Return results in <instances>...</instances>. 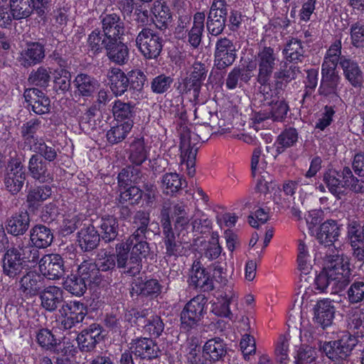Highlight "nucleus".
Masks as SVG:
<instances>
[{"instance_id": "nucleus-19", "label": "nucleus", "mask_w": 364, "mask_h": 364, "mask_svg": "<svg viewBox=\"0 0 364 364\" xmlns=\"http://www.w3.org/2000/svg\"><path fill=\"white\" fill-rule=\"evenodd\" d=\"M64 259L59 254L43 255L39 261V270L48 279H59L65 274Z\"/></svg>"}, {"instance_id": "nucleus-39", "label": "nucleus", "mask_w": 364, "mask_h": 364, "mask_svg": "<svg viewBox=\"0 0 364 364\" xmlns=\"http://www.w3.org/2000/svg\"><path fill=\"white\" fill-rule=\"evenodd\" d=\"M74 85L79 95L85 97H91L100 85L97 79L85 73L78 74L75 77Z\"/></svg>"}, {"instance_id": "nucleus-2", "label": "nucleus", "mask_w": 364, "mask_h": 364, "mask_svg": "<svg viewBox=\"0 0 364 364\" xmlns=\"http://www.w3.org/2000/svg\"><path fill=\"white\" fill-rule=\"evenodd\" d=\"M101 30L94 29L89 35L87 46L95 44L100 39V43L112 40L124 39L128 35H133L129 28H126L121 16L116 13H103L100 16Z\"/></svg>"}, {"instance_id": "nucleus-51", "label": "nucleus", "mask_w": 364, "mask_h": 364, "mask_svg": "<svg viewBox=\"0 0 364 364\" xmlns=\"http://www.w3.org/2000/svg\"><path fill=\"white\" fill-rule=\"evenodd\" d=\"M63 285L68 291L77 296L83 295L89 287L88 284L82 277L79 276L77 272L76 274H71L70 277H68Z\"/></svg>"}, {"instance_id": "nucleus-7", "label": "nucleus", "mask_w": 364, "mask_h": 364, "mask_svg": "<svg viewBox=\"0 0 364 364\" xmlns=\"http://www.w3.org/2000/svg\"><path fill=\"white\" fill-rule=\"evenodd\" d=\"M164 40L156 31L143 28L135 38V46L146 59H156L161 54Z\"/></svg>"}, {"instance_id": "nucleus-64", "label": "nucleus", "mask_w": 364, "mask_h": 364, "mask_svg": "<svg viewBox=\"0 0 364 364\" xmlns=\"http://www.w3.org/2000/svg\"><path fill=\"white\" fill-rule=\"evenodd\" d=\"M347 300L350 304H360L364 301V282L354 281L346 291Z\"/></svg>"}, {"instance_id": "nucleus-59", "label": "nucleus", "mask_w": 364, "mask_h": 364, "mask_svg": "<svg viewBox=\"0 0 364 364\" xmlns=\"http://www.w3.org/2000/svg\"><path fill=\"white\" fill-rule=\"evenodd\" d=\"M173 78L170 75L160 74L154 77L151 81V90L156 95L167 92L171 87Z\"/></svg>"}, {"instance_id": "nucleus-28", "label": "nucleus", "mask_w": 364, "mask_h": 364, "mask_svg": "<svg viewBox=\"0 0 364 364\" xmlns=\"http://www.w3.org/2000/svg\"><path fill=\"white\" fill-rule=\"evenodd\" d=\"M341 226L336 220H327L321 223L316 232L318 242L325 247H331L338 240L341 235Z\"/></svg>"}, {"instance_id": "nucleus-27", "label": "nucleus", "mask_w": 364, "mask_h": 364, "mask_svg": "<svg viewBox=\"0 0 364 364\" xmlns=\"http://www.w3.org/2000/svg\"><path fill=\"white\" fill-rule=\"evenodd\" d=\"M188 282L191 287L199 291L208 292L214 288L210 274L199 263L193 264Z\"/></svg>"}, {"instance_id": "nucleus-6", "label": "nucleus", "mask_w": 364, "mask_h": 364, "mask_svg": "<svg viewBox=\"0 0 364 364\" xmlns=\"http://www.w3.org/2000/svg\"><path fill=\"white\" fill-rule=\"evenodd\" d=\"M124 40H112L103 43H100L99 40L95 44L87 45V49L92 55H98L105 50L111 62L124 65L128 63L129 58V50L127 45L123 42Z\"/></svg>"}, {"instance_id": "nucleus-14", "label": "nucleus", "mask_w": 364, "mask_h": 364, "mask_svg": "<svg viewBox=\"0 0 364 364\" xmlns=\"http://www.w3.org/2000/svg\"><path fill=\"white\" fill-rule=\"evenodd\" d=\"M283 83L280 81H276L274 89L270 87V90H267L269 95L264 92V103L260 100L262 105L270 106L269 117L276 122H282L286 117L289 111V106L284 100H279V95L282 90Z\"/></svg>"}, {"instance_id": "nucleus-62", "label": "nucleus", "mask_w": 364, "mask_h": 364, "mask_svg": "<svg viewBox=\"0 0 364 364\" xmlns=\"http://www.w3.org/2000/svg\"><path fill=\"white\" fill-rule=\"evenodd\" d=\"M341 41L340 40H337L332 43L326 51L321 65L325 64L329 66L338 65L341 58L343 56L341 55Z\"/></svg>"}, {"instance_id": "nucleus-45", "label": "nucleus", "mask_w": 364, "mask_h": 364, "mask_svg": "<svg viewBox=\"0 0 364 364\" xmlns=\"http://www.w3.org/2000/svg\"><path fill=\"white\" fill-rule=\"evenodd\" d=\"M141 331L151 339L159 338L164 330V323L161 316L152 314L143 322Z\"/></svg>"}, {"instance_id": "nucleus-53", "label": "nucleus", "mask_w": 364, "mask_h": 364, "mask_svg": "<svg viewBox=\"0 0 364 364\" xmlns=\"http://www.w3.org/2000/svg\"><path fill=\"white\" fill-rule=\"evenodd\" d=\"M232 299V295H228L226 293L224 296L217 298L216 301L212 304L211 312L218 317L229 318L231 319L232 316L230 309V305Z\"/></svg>"}, {"instance_id": "nucleus-38", "label": "nucleus", "mask_w": 364, "mask_h": 364, "mask_svg": "<svg viewBox=\"0 0 364 364\" xmlns=\"http://www.w3.org/2000/svg\"><path fill=\"white\" fill-rule=\"evenodd\" d=\"M112 110L114 119L117 122L130 123L131 125H134V117L135 116L134 104L117 100L114 102Z\"/></svg>"}, {"instance_id": "nucleus-10", "label": "nucleus", "mask_w": 364, "mask_h": 364, "mask_svg": "<svg viewBox=\"0 0 364 364\" xmlns=\"http://www.w3.org/2000/svg\"><path fill=\"white\" fill-rule=\"evenodd\" d=\"M58 322L60 328L70 330L77 324L82 322L87 314V306L78 301L65 302L59 310Z\"/></svg>"}, {"instance_id": "nucleus-3", "label": "nucleus", "mask_w": 364, "mask_h": 364, "mask_svg": "<svg viewBox=\"0 0 364 364\" xmlns=\"http://www.w3.org/2000/svg\"><path fill=\"white\" fill-rule=\"evenodd\" d=\"M119 246L120 243L116 246L117 255L105 252L104 256L102 255L101 257H98L95 261L102 276H107L109 278L107 279L108 286L112 282V274L114 271H116V267L119 269H124L122 272L129 277H135L139 274L141 271L139 270L135 274L129 272L130 267L136 265L134 264V262L131 264V252L122 251V249L119 248Z\"/></svg>"}, {"instance_id": "nucleus-57", "label": "nucleus", "mask_w": 364, "mask_h": 364, "mask_svg": "<svg viewBox=\"0 0 364 364\" xmlns=\"http://www.w3.org/2000/svg\"><path fill=\"white\" fill-rule=\"evenodd\" d=\"M132 183H124V190L119 194L121 203H128L130 205L139 203L143 196V191Z\"/></svg>"}, {"instance_id": "nucleus-21", "label": "nucleus", "mask_w": 364, "mask_h": 364, "mask_svg": "<svg viewBox=\"0 0 364 364\" xmlns=\"http://www.w3.org/2000/svg\"><path fill=\"white\" fill-rule=\"evenodd\" d=\"M3 274L11 279L18 278L28 266L21 257L18 248L12 247L6 249L2 259Z\"/></svg>"}, {"instance_id": "nucleus-34", "label": "nucleus", "mask_w": 364, "mask_h": 364, "mask_svg": "<svg viewBox=\"0 0 364 364\" xmlns=\"http://www.w3.org/2000/svg\"><path fill=\"white\" fill-rule=\"evenodd\" d=\"M97 228L100 229L102 240L106 243L114 241L118 235L119 223L117 218L114 215L102 216Z\"/></svg>"}, {"instance_id": "nucleus-18", "label": "nucleus", "mask_w": 364, "mask_h": 364, "mask_svg": "<svg viewBox=\"0 0 364 364\" xmlns=\"http://www.w3.org/2000/svg\"><path fill=\"white\" fill-rule=\"evenodd\" d=\"M162 285L156 279L144 280L138 277L131 284L130 296L136 299H156L161 293Z\"/></svg>"}, {"instance_id": "nucleus-33", "label": "nucleus", "mask_w": 364, "mask_h": 364, "mask_svg": "<svg viewBox=\"0 0 364 364\" xmlns=\"http://www.w3.org/2000/svg\"><path fill=\"white\" fill-rule=\"evenodd\" d=\"M149 151L144 137L135 138L129 145L128 159L132 164L139 166L148 159Z\"/></svg>"}, {"instance_id": "nucleus-35", "label": "nucleus", "mask_w": 364, "mask_h": 364, "mask_svg": "<svg viewBox=\"0 0 364 364\" xmlns=\"http://www.w3.org/2000/svg\"><path fill=\"white\" fill-rule=\"evenodd\" d=\"M41 120L38 118H33L23 124L21 127L20 132L23 141V149H29L31 146L39 141V138L36 133L41 128Z\"/></svg>"}, {"instance_id": "nucleus-50", "label": "nucleus", "mask_w": 364, "mask_h": 364, "mask_svg": "<svg viewBox=\"0 0 364 364\" xmlns=\"http://www.w3.org/2000/svg\"><path fill=\"white\" fill-rule=\"evenodd\" d=\"M79 351L80 349L78 345H77L76 338L71 339L69 337L64 336L61 340H58L53 352L62 356L75 358Z\"/></svg>"}, {"instance_id": "nucleus-13", "label": "nucleus", "mask_w": 364, "mask_h": 364, "mask_svg": "<svg viewBox=\"0 0 364 364\" xmlns=\"http://www.w3.org/2000/svg\"><path fill=\"white\" fill-rule=\"evenodd\" d=\"M237 45L228 37H220L215 43L214 65L223 70L231 66L237 58Z\"/></svg>"}, {"instance_id": "nucleus-17", "label": "nucleus", "mask_w": 364, "mask_h": 364, "mask_svg": "<svg viewBox=\"0 0 364 364\" xmlns=\"http://www.w3.org/2000/svg\"><path fill=\"white\" fill-rule=\"evenodd\" d=\"M129 350L136 358L151 360L160 358L161 351L155 341L146 337L132 339Z\"/></svg>"}, {"instance_id": "nucleus-5", "label": "nucleus", "mask_w": 364, "mask_h": 364, "mask_svg": "<svg viewBox=\"0 0 364 364\" xmlns=\"http://www.w3.org/2000/svg\"><path fill=\"white\" fill-rule=\"evenodd\" d=\"M208 309V298L203 294H198L192 298L181 312V329L183 332H190L199 325Z\"/></svg>"}, {"instance_id": "nucleus-43", "label": "nucleus", "mask_w": 364, "mask_h": 364, "mask_svg": "<svg viewBox=\"0 0 364 364\" xmlns=\"http://www.w3.org/2000/svg\"><path fill=\"white\" fill-rule=\"evenodd\" d=\"M205 19V14L204 12H196L193 16V26L188 31V41L194 48H198L201 43Z\"/></svg>"}, {"instance_id": "nucleus-55", "label": "nucleus", "mask_w": 364, "mask_h": 364, "mask_svg": "<svg viewBox=\"0 0 364 364\" xmlns=\"http://www.w3.org/2000/svg\"><path fill=\"white\" fill-rule=\"evenodd\" d=\"M132 127L133 126L130 123L119 122L107 131L106 134L107 141L112 144L122 141L130 132Z\"/></svg>"}, {"instance_id": "nucleus-54", "label": "nucleus", "mask_w": 364, "mask_h": 364, "mask_svg": "<svg viewBox=\"0 0 364 364\" xmlns=\"http://www.w3.org/2000/svg\"><path fill=\"white\" fill-rule=\"evenodd\" d=\"M163 240L166 248V256L176 258L181 255L183 247L182 243L176 240L173 231L163 233Z\"/></svg>"}, {"instance_id": "nucleus-23", "label": "nucleus", "mask_w": 364, "mask_h": 364, "mask_svg": "<svg viewBox=\"0 0 364 364\" xmlns=\"http://www.w3.org/2000/svg\"><path fill=\"white\" fill-rule=\"evenodd\" d=\"M23 97L28 107L36 114L42 115L50 112V100L49 97L38 88H27L24 90Z\"/></svg>"}, {"instance_id": "nucleus-4", "label": "nucleus", "mask_w": 364, "mask_h": 364, "mask_svg": "<svg viewBox=\"0 0 364 364\" xmlns=\"http://www.w3.org/2000/svg\"><path fill=\"white\" fill-rule=\"evenodd\" d=\"M278 61L274 49L271 47H263L255 55V63L258 68L257 81L260 85L258 96L263 103L264 92L269 95L267 90H270V87H272L269 84V80Z\"/></svg>"}, {"instance_id": "nucleus-48", "label": "nucleus", "mask_w": 364, "mask_h": 364, "mask_svg": "<svg viewBox=\"0 0 364 364\" xmlns=\"http://www.w3.org/2000/svg\"><path fill=\"white\" fill-rule=\"evenodd\" d=\"M28 171L31 176L35 180H45L49 178L48 172V164L38 154H33L28 161Z\"/></svg>"}, {"instance_id": "nucleus-22", "label": "nucleus", "mask_w": 364, "mask_h": 364, "mask_svg": "<svg viewBox=\"0 0 364 364\" xmlns=\"http://www.w3.org/2000/svg\"><path fill=\"white\" fill-rule=\"evenodd\" d=\"M337 66L321 65V80L318 87L321 95H336L341 78L336 70Z\"/></svg>"}, {"instance_id": "nucleus-56", "label": "nucleus", "mask_w": 364, "mask_h": 364, "mask_svg": "<svg viewBox=\"0 0 364 364\" xmlns=\"http://www.w3.org/2000/svg\"><path fill=\"white\" fill-rule=\"evenodd\" d=\"M41 156L46 161H53L58 156L57 151L53 146L48 145L43 139L36 141L34 145L28 149Z\"/></svg>"}, {"instance_id": "nucleus-49", "label": "nucleus", "mask_w": 364, "mask_h": 364, "mask_svg": "<svg viewBox=\"0 0 364 364\" xmlns=\"http://www.w3.org/2000/svg\"><path fill=\"white\" fill-rule=\"evenodd\" d=\"M31 0H9V9L16 21L28 19L32 16Z\"/></svg>"}, {"instance_id": "nucleus-12", "label": "nucleus", "mask_w": 364, "mask_h": 364, "mask_svg": "<svg viewBox=\"0 0 364 364\" xmlns=\"http://www.w3.org/2000/svg\"><path fill=\"white\" fill-rule=\"evenodd\" d=\"M350 259L344 255H336L326 266L330 276L335 280L336 288L340 291L344 289L351 279Z\"/></svg>"}, {"instance_id": "nucleus-25", "label": "nucleus", "mask_w": 364, "mask_h": 364, "mask_svg": "<svg viewBox=\"0 0 364 364\" xmlns=\"http://www.w3.org/2000/svg\"><path fill=\"white\" fill-rule=\"evenodd\" d=\"M345 79L355 87L360 88L363 82V73L358 63L349 56H343L338 65Z\"/></svg>"}, {"instance_id": "nucleus-30", "label": "nucleus", "mask_w": 364, "mask_h": 364, "mask_svg": "<svg viewBox=\"0 0 364 364\" xmlns=\"http://www.w3.org/2000/svg\"><path fill=\"white\" fill-rule=\"evenodd\" d=\"M42 307L49 312L55 311L63 301V290L57 286H48L39 294Z\"/></svg>"}, {"instance_id": "nucleus-15", "label": "nucleus", "mask_w": 364, "mask_h": 364, "mask_svg": "<svg viewBox=\"0 0 364 364\" xmlns=\"http://www.w3.org/2000/svg\"><path fill=\"white\" fill-rule=\"evenodd\" d=\"M46 40L38 41H27L21 50L19 62L24 68H29L41 63L46 58Z\"/></svg>"}, {"instance_id": "nucleus-46", "label": "nucleus", "mask_w": 364, "mask_h": 364, "mask_svg": "<svg viewBox=\"0 0 364 364\" xmlns=\"http://www.w3.org/2000/svg\"><path fill=\"white\" fill-rule=\"evenodd\" d=\"M151 11L155 17L154 22L156 26L160 30L166 29L172 19L171 11L166 2L156 1Z\"/></svg>"}, {"instance_id": "nucleus-9", "label": "nucleus", "mask_w": 364, "mask_h": 364, "mask_svg": "<svg viewBox=\"0 0 364 364\" xmlns=\"http://www.w3.org/2000/svg\"><path fill=\"white\" fill-rule=\"evenodd\" d=\"M358 341L348 333H342L336 341L325 342L321 347L322 351L333 361L340 362L346 360L357 345Z\"/></svg>"}, {"instance_id": "nucleus-8", "label": "nucleus", "mask_w": 364, "mask_h": 364, "mask_svg": "<svg viewBox=\"0 0 364 364\" xmlns=\"http://www.w3.org/2000/svg\"><path fill=\"white\" fill-rule=\"evenodd\" d=\"M199 136L189 130H183L181 134V166H186L187 174L190 178H193L196 173L195 161L198 147L197 146L199 141Z\"/></svg>"}, {"instance_id": "nucleus-11", "label": "nucleus", "mask_w": 364, "mask_h": 364, "mask_svg": "<svg viewBox=\"0 0 364 364\" xmlns=\"http://www.w3.org/2000/svg\"><path fill=\"white\" fill-rule=\"evenodd\" d=\"M228 4L226 0H213L206 19V28L212 36H219L226 27Z\"/></svg>"}, {"instance_id": "nucleus-16", "label": "nucleus", "mask_w": 364, "mask_h": 364, "mask_svg": "<svg viewBox=\"0 0 364 364\" xmlns=\"http://www.w3.org/2000/svg\"><path fill=\"white\" fill-rule=\"evenodd\" d=\"M103 331L102 326L97 323H92L83 328L76 337L80 351L90 353L94 350L97 345L104 339Z\"/></svg>"}, {"instance_id": "nucleus-37", "label": "nucleus", "mask_w": 364, "mask_h": 364, "mask_svg": "<svg viewBox=\"0 0 364 364\" xmlns=\"http://www.w3.org/2000/svg\"><path fill=\"white\" fill-rule=\"evenodd\" d=\"M53 240L51 230L43 225H36L30 230V242L38 248H47Z\"/></svg>"}, {"instance_id": "nucleus-58", "label": "nucleus", "mask_w": 364, "mask_h": 364, "mask_svg": "<svg viewBox=\"0 0 364 364\" xmlns=\"http://www.w3.org/2000/svg\"><path fill=\"white\" fill-rule=\"evenodd\" d=\"M223 248L219 243V235L213 232L208 243L205 245L203 257L210 261L216 259L222 252Z\"/></svg>"}, {"instance_id": "nucleus-44", "label": "nucleus", "mask_w": 364, "mask_h": 364, "mask_svg": "<svg viewBox=\"0 0 364 364\" xmlns=\"http://www.w3.org/2000/svg\"><path fill=\"white\" fill-rule=\"evenodd\" d=\"M304 49L301 40L291 38L289 40L283 50L286 60L289 63L297 64L301 63L304 58Z\"/></svg>"}, {"instance_id": "nucleus-63", "label": "nucleus", "mask_w": 364, "mask_h": 364, "mask_svg": "<svg viewBox=\"0 0 364 364\" xmlns=\"http://www.w3.org/2000/svg\"><path fill=\"white\" fill-rule=\"evenodd\" d=\"M7 172L8 182H23L26 180V171L21 161L18 159H11L9 164Z\"/></svg>"}, {"instance_id": "nucleus-41", "label": "nucleus", "mask_w": 364, "mask_h": 364, "mask_svg": "<svg viewBox=\"0 0 364 364\" xmlns=\"http://www.w3.org/2000/svg\"><path fill=\"white\" fill-rule=\"evenodd\" d=\"M298 139L299 134L295 128L289 127L284 129L274 142L276 154L274 155V158L276 159L278 155L283 153L287 149L295 146Z\"/></svg>"}, {"instance_id": "nucleus-36", "label": "nucleus", "mask_w": 364, "mask_h": 364, "mask_svg": "<svg viewBox=\"0 0 364 364\" xmlns=\"http://www.w3.org/2000/svg\"><path fill=\"white\" fill-rule=\"evenodd\" d=\"M107 77L109 81V87L116 96L122 95L129 87V80L120 68H113L108 71Z\"/></svg>"}, {"instance_id": "nucleus-29", "label": "nucleus", "mask_w": 364, "mask_h": 364, "mask_svg": "<svg viewBox=\"0 0 364 364\" xmlns=\"http://www.w3.org/2000/svg\"><path fill=\"white\" fill-rule=\"evenodd\" d=\"M336 309L330 299L318 300L314 307V321L323 329L332 324Z\"/></svg>"}, {"instance_id": "nucleus-40", "label": "nucleus", "mask_w": 364, "mask_h": 364, "mask_svg": "<svg viewBox=\"0 0 364 364\" xmlns=\"http://www.w3.org/2000/svg\"><path fill=\"white\" fill-rule=\"evenodd\" d=\"M30 221L28 212L21 211L7 220L6 230L14 236L23 235L28 230Z\"/></svg>"}, {"instance_id": "nucleus-32", "label": "nucleus", "mask_w": 364, "mask_h": 364, "mask_svg": "<svg viewBox=\"0 0 364 364\" xmlns=\"http://www.w3.org/2000/svg\"><path fill=\"white\" fill-rule=\"evenodd\" d=\"M77 241L79 245L85 252L95 250L98 246L101 235L93 225L83 228L78 232Z\"/></svg>"}, {"instance_id": "nucleus-52", "label": "nucleus", "mask_w": 364, "mask_h": 364, "mask_svg": "<svg viewBox=\"0 0 364 364\" xmlns=\"http://www.w3.org/2000/svg\"><path fill=\"white\" fill-rule=\"evenodd\" d=\"M52 194L51 187L48 185L39 186L29 191L27 202L29 208H36L40 202L48 198Z\"/></svg>"}, {"instance_id": "nucleus-42", "label": "nucleus", "mask_w": 364, "mask_h": 364, "mask_svg": "<svg viewBox=\"0 0 364 364\" xmlns=\"http://www.w3.org/2000/svg\"><path fill=\"white\" fill-rule=\"evenodd\" d=\"M129 80V91L133 95L132 97L135 100L143 97L144 87L147 81L145 73L139 69L132 70L127 73Z\"/></svg>"}, {"instance_id": "nucleus-1", "label": "nucleus", "mask_w": 364, "mask_h": 364, "mask_svg": "<svg viewBox=\"0 0 364 364\" xmlns=\"http://www.w3.org/2000/svg\"><path fill=\"white\" fill-rule=\"evenodd\" d=\"M150 218L149 214L142 210L137 211L133 218V224L136 230L125 242L120 243L119 249L127 252H131V264L136 266L130 267L129 272L135 274L142 269V259L146 258L149 252V245L146 241Z\"/></svg>"}, {"instance_id": "nucleus-47", "label": "nucleus", "mask_w": 364, "mask_h": 364, "mask_svg": "<svg viewBox=\"0 0 364 364\" xmlns=\"http://www.w3.org/2000/svg\"><path fill=\"white\" fill-rule=\"evenodd\" d=\"M348 331L343 333L350 334L358 341V338L364 337V312L359 310H355L348 318Z\"/></svg>"}, {"instance_id": "nucleus-61", "label": "nucleus", "mask_w": 364, "mask_h": 364, "mask_svg": "<svg viewBox=\"0 0 364 364\" xmlns=\"http://www.w3.org/2000/svg\"><path fill=\"white\" fill-rule=\"evenodd\" d=\"M36 339L39 346L50 351H53L58 341L53 332L44 328L39 329L36 332Z\"/></svg>"}, {"instance_id": "nucleus-24", "label": "nucleus", "mask_w": 364, "mask_h": 364, "mask_svg": "<svg viewBox=\"0 0 364 364\" xmlns=\"http://www.w3.org/2000/svg\"><path fill=\"white\" fill-rule=\"evenodd\" d=\"M45 278L42 274L36 271H29L20 279L19 290L27 298L39 294L45 287Z\"/></svg>"}, {"instance_id": "nucleus-20", "label": "nucleus", "mask_w": 364, "mask_h": 364, "mask_svg": "<svg viewBox=\"0 0 364 364\" xmlns=\"http://www.w3.org/2000/svg\"><path fill=\"white\" fill-rule=\"evenodd\" d=\"M79 276L88 284L89 288H107L109 278L107 276H102L95 262L92 260L83 261L77 268Z\"/></svg>"}, {"instance_id": "nucleus-26", "label": "nucleus", "mask_w": 364, "mask_h": 364, "mask_svg": "<svg viewBox=\"0 0 364 364\" xmlns=\"http://www.w3.org/2000/svg\"><path fill=\"white\" fill-rule=\"evenodd\" d=\"M227 354V345L223 339L215 337L208 339L203 346L204 364H213L223 360Z\"/></svg>"}, {"instance_id": "nucleus-31", "label": "nucleus", "mask_w": 364, "mask_h": 364, "mask_svg": "<svg viewBox=\"0 0 364 364\" xmlns=\"http://www.w3.org/2000/svg\"><path fill=\"white\" fill-rule=\"evenodd\" d=\"M348 236L353 250L354 257L360 262L364 261V227L355 221L350 223L348 228Z\"/></svg>"}, {"instance_id": "nucleus-60", "label": "nucleus", "mask_w": 364, "mask_h": 364, "mask_svg": "<svg viewBox=\"0 0 364 364\" xmlns=\"http://www.w3.org/2000/svg\"><path fill=\"white\" fill-rule=\"evenodd\" d=\"M201 87L202 85L197 80L188 76L178 82L177 90L181 95L188 94L192 92L194 100H197L199 97Z\"/></svg>"}]
</instances>
